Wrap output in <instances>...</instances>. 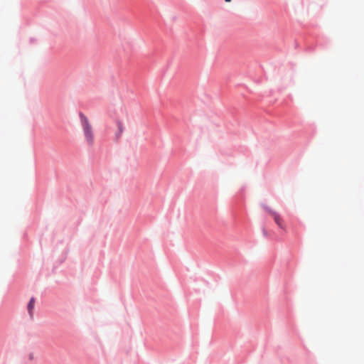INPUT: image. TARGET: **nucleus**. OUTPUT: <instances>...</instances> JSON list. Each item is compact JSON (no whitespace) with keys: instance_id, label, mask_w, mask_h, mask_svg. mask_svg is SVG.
I'll list each match as a JSON object with an SVG mask.
<instances>
[{"instance_id":"nucleus-5","label":"nucleus","mask_w":364,"mask_h":364,"mask_svg":"<svg viewBox=\"0 0 364 364\" xmlns=\"http://www.w3.org/2000/svg\"><path fill=\"white\" fill-rule=\"evenodd\" d=\"M28 362L33 363L37 360V353L33 350H29L27 353Z\"/></svg>"},{"instance_id":"nucleus-6","label":"nucleus","mask_w":364,"mask_h":364,"mask_svg":"<svg viewBox=\"0 0 364 364\" xmlns=\"http://www.w3.org/2000/svg\"><path fill=\"white\" fill-rule=\"evenodd\" d=\"M232 0H225L226 2H230Z\"/></svg>"},{"instance_id":"nucleus-1","label":"nucleus","mask_w":364,"mask_h":364,"mask_svg":"<svg viewBox=\"0 0 364 364\" xmlns=\"http://www.w3.org/2000/svg\"><path fill=\"white\" fill-rule=\"evenodd\" d=\"M80 119L86 141L89 146H92L95 139L92 127L88 118L84 114L80 113Z\"/></svg>"},{"instance_id":"nucleus-2","label":"nucleus","mask_w":364,"mask_h":364,"mask_svg":"<svg viewBox=\"0 0 364 364\" xmlns=\"http://www.w3.org/2000/svg\"><path fill=\"white\" fill-rule=\"evenodd\" d=\"M267 211L272 215L273 218L274 222L278 225L279 228H280L282 230L286 231L287 230V226L284 223V220L282 218V216L277 213V212L266 208Z\"/></svg>"},{"instance_id":"nucleus-3","label":"nucleus","mask_w":364,"mask_h":364,"mask_svg":"<svg viewBox=\"0 0 364 364\" xmlns=\"http://www.w3.org/2000/svg\"><path fill=\"white\" fill-rule=\"evenodd\" d=\"M116 126L117 130L114 133L116 140H118L121 138L124 131V125L122 120L117 119L116 120Z\"/></svg>"},{"instance_id":"nucleus-4","label":"nucleus","mask_w":364,"mask_h":364,"mask_svg":"<svg viewBox=\"0 0 364 364\" xmlns=\"http://www.w3.org/2000/svg\"><path fill=\"white\" fill-rule=\"evenodd\" d=\"M36 300L34 298H31L27 305V311L31 320L33 319L34 317V306Z\"/></svg>"}]
</instances>
